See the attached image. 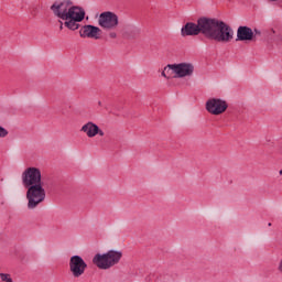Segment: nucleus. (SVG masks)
<instances>
[{"label":"nucleus","instance_id":"nucleus-1","mask_svg":"<svg viewBox=\"0 0 282 282\" xmlns=\"http://www.w3.org/2000/svg\"><path fill=\"white\" fill-rule=\"evenodd\" d=\"M202 34L216 43H230L235 39V31L226 22L217 19L200 18L197 24L187 22L181 29V36H197Z\"/></svg>","mask_w":282,"mask_h":282},{"label":"nucleus","instance_id":"nucleus-2","mask_svg":"<svg viewBox=\"0 0 282 282\" xmlns=\"http://www.w3.org/2000/svg\"><path fill=\"white\" fill-rule=\"evenodd\" d=\"M21 182L26 191V208L29 210H36L45 202V197H47L41 169L36 166L25 167L21 174Z\"/></svg>","mask_w":282,"mask_h":282},{"label":"nucleus","instance_id":"nucleus-3","mask_svg":"<svg viewBox=\"0 0 282 282\" xmlns=\"http://www.w3.org/2000/svg\"><path fill=\"white\" fill-rule=\"evenodd\" d=\"M54 17L64 21V26L73 32L80 28V22L85 21V9L74 6L72 0H56L51 6Z\"/></svg>","mask_w":282,"mask_h":282},{"label":"nucleus","instance_id":"nucleus-4","mask_svg":"<svg viewBox=\"0 0 282 282\" xmlns=\"http://www.w3.org/2000/svg\"><path fill=\"white\" fill-rule=\"evenodd\" d=\"M122 259V251L109 250L106 253H97L93 258L94 265L98 267L99 270H109L113 265H118Z\"/></svg>","mask_w":282,"mask_h":282},{"label":"nucleus","instance_id":"nucleus-5","mask_svg":"<svg viewBox=\"0 0 282 282\" xmlns=\"http://www.w3.org/2000/svg\"><path fill=\"white\" fill-rule=\"evenodd\" d=\"M205 109L212 116H221L228 111V101L223 98L212 97L207 99Z\"/></svg>","mask_w":282,"mask_h":282},{"label":"nucleus","instance_id":"nucleus-6","mask_svg":"<svg viewBox=\"0 0 282 282\" xmlns=\"http://www.w3.org/2000/svg\"><path fill=\"white\" fill-rule=\"evenodd\" d=\"M98 25L106 31L116 30V28L120 25V19L118 18V14L111 11H105L99 14Z\"/></svg>","mask_w":282,"mask_h":282},{"label":"nucleus","instance_id":"nucleus-7","mask_svg":"<svg viewBox=\"0 0 282 282\" xmlns=\"http://www.w3.org/2000/svg\"><path fill=\"white\" fill-rule=\"evenodd\" d=\"M68 268L74 279H80L87 270V262L80 256H72L68 262Z\"/></svg>","mask_w":282,"mask_h":282},{"label":"nucleus","instance_id":"nucleus-8","mask_svg":"<svg viewBox=\"0 0 282 282\" xmlns=\"http://www.w3.org/2000/svg\"><path fill=\"white\" fill-rule=\"evenodd\" d=\"M174 78H191L195 74V65L193 63H178L170 66Z\"/></svg>","mask_w":282,"mask_h":282},{"label":"nucleus","instance_id":"nucleus-9","mask_svg":"<svg viewBox=\"0 0 282 282\" xmlns=\"http://www.w3.org/2000/svg\"><path fill=\"white\" fill-rule=\"evenodd\" d=\"M261 36L259 29H250V26H239L237 30V41H257Z\"/></svg>","mask_w":282,"mask_h":282},{"label":"nucleus","instance_id":"nucleus-10","mask_svg":"<svg viewBox=\"0 0 282 282\" xmlns=\"http://www.w3.org/2000/svg\"><path fill=\"white\" fill-rule=\"evenodd\" d=\"M80 132L85 133L88 138H96V135H99V138H105V131H102V129H100V127L94 121L84 123L80 128Z\"/></svg>","mask_w":282,"mask_h":282},{"label":"nucleus","instance_id":"nucleus-11","mask_svg":"<svg viewBox=\"0 0 282 282\" xmlns=\"http://www.w3.org/2000/svg\"><path fill=\"white\" fill-rule=\"evenodd\" d=\"M101 34H102V30L91 24H86L82 26V29L79 30V35L82 36V39H95V41H98Z\"/></svg>","mask_w":282,"mask_h":282},{"label":"nucleus","instance_id":"nucleus-12","mask_svg":"<svg viewBox=\"0 0 282 282\" xmlns=\"http://www.w3.org/2000/svg\"><path fill=\"white\" fill-rule=\"evenodd\" d=\"M173 64H169L164 67L163 72L161 73V76H163V78H171V72H173Z\"/></svg>","mask_w":282,"mask_h":282},{"label":"nucleus","instance_id":"nucleus-13","mask_svg":"<svg viewBox=\"0 0 282 282\" xmlns=\"http://www.w3.org/2000/svg\"><path fill=\"white\" fill-rule=\"evenodd\" d=\"M0 281L1 282H14V280L12 279V275L10 273H3V272H0Z\"/></svg>","mask_w":282,"mask_h":282},{"label":"nucleus","instance_id":"nucleus-14","mask_svg":"<svg viewBox=\"0 0 282 282\" xmlns=\"http://www.w3.org/2000/svg\"><path fill=\"white\" fill-rule=\"evenodd\" d=\"M10 135V131L0 123V140H6Z\"/></svg>","mask_w":282,"mask_h":282},{"label":"nucleus","instance_id":"nucleus-15","mask_svg":"<svg viewBox=\"0 0 282 282\" xmlns=\"http://www.w3.org/2000/svg\"><path fill=\"white\" fill-rule=\"evenodd\" d=\"M109 36H110V39H116V37L118 36V34H116V32H111V33L109 34Z\"/></svg>","mask_w":282,"mask_h":282},{"label":"nucleus","instance_id":"nucleus-16","mask_svg":"<svg viewBox=\"0 0 282 282\" xmlns=\"http://www.w3.org/2000/svg\"><path fill=\"white\" fill-rule=\"evenodd\" d=\"M59 23H61L59 29L63 30V25H65V23H62L61 21H59Z\"/></svg>","mask_w":282,"mask_h":282},{"label":"nucleus","instance_id":"nucleus-17","mask_svg":"<svg viewBox=\"0 0 282 282\" xmlns=\"http://www.w3.org/2000/svg\"><path fill=\"white\" fill-rule=\"evenodd\" d=\"M279 175H282V169L279 171Z\"/></svg>","mask_w":282,"mask_h":282},{"label":"nucleus","instance_id":"nucleus-18","mask_svg":"<svg viewBox=\"0 0 282 282\" xmlns=\"http://www.w3.org/2000/svg\"><path fill=\"white\" fill-rule=\"evenodd\" d=\"M98 105H99V106H102V101H99Z\"/></svg>","mask_w":282,"mask_h":282}]
</instances>
